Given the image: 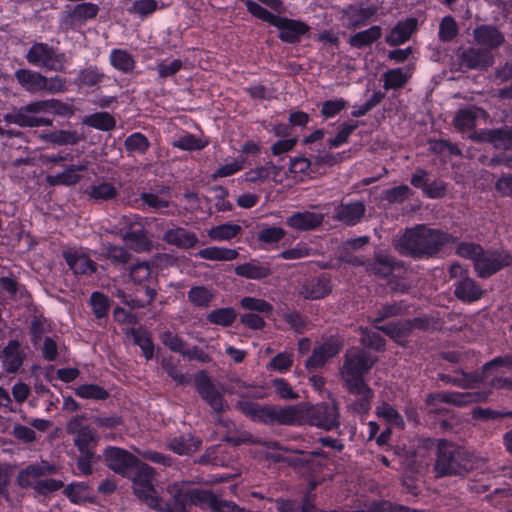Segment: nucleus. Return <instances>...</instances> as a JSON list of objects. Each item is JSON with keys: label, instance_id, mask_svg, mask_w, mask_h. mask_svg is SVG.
I'll use <instances>...</instances> for the list:
<instances>
[{"label": "nucleus", "instance_id": "1", "mask_svg": "<svg viewBox=\"0 0 512 512\" xmlns=\"http://www.w3.org/2000/svg\"><path fill=\"white\" fill-rule=\"evenodd\" d=\"M457 237L442 229L417 224L406 228L399 237L396 249L401 255L414 260L438 258L448 245L455 244Z\"/></svg>", "mask_w": 512, "mask_h": 512}, {"label": "nucleus", "instance_id": "2", "mask_svg": "<svg viewBox=\"0 0 512 512\" xmlns=\"http://www.w3.org/2000/svg\"><path fill=\"white\" fill-rule=\"evenodd\" d=\"M171 498L166 501L165 512H188V506L199 507L210 512H228L232 500L223 499L211 489L174 483L169 486Z\"/></svg>", "mask_w": 512, "mask_h": 512}, {"label": "nucleus", "instance_id": "3", "mask_svg": "<svg viewBox=\"0 0 512 512\" xmlns=\"http://www.w3.org/2000/svg\"><path fill=\"white\" fill-rule=\"evenodd\" d=\"M44 113L69 117L73 114V109L71 105L58 99L37 100L5 114L4 121L24 128L51 126L53 123L51 119L39 116Z\"/></svg>", "mask_w": 512, "mask_h": 512}, {"label": "nucleus", "instance_id": "4", "mask_svg": "<svg viewBox=\"0 0 512 512\" xmlns=\"http://www.w3.org/2000/svg\"><path fill=\"white\" fill-rule=\"evenodd\" d=\"M244 4L253 17L278 29V38L284 43L297 44L310 31L304 21L274 14L254 0H246Z\"/></svg>", "mask_w": 512, "mask_h": 512}, {"label": "nucleus", "instance_id": "5", "mask_svg": "<svg viewBox=\"0 0 512 512\" xmlns=\"http://www.w3.org/2000/svg\"><path fill=\"white\" fill-rule=\"evenodd\" d=\"M236 408L254 422L264 425H292L296 422L298 410L295 406L261 405L251 400H240Z\"/></svg>", "mask_w": 512, "mask_h": 512}, {"label": "nucleus", "instance_id": "6", "mask_svg": "<svg viewBox=\"0 0 512 512\" xmlns=\"http://www.w3.org/2000/svg\"><path fill=\"white\" fill-rule=\"evenodd\" d=\"M472 455L447 440H440L434 470L437 477L465 475L473 469Z\"/></svg>", "mask_w": 512, "mask_h": 512}, {"label": "nucleus", "instance_id": "7", "mask_svg": "<svg viewBox=\"0 0 512 512\" xmlns=\"http://www.w3.org/2000/svg\"><path fill=\"white\" fill-rule=\"evenodd\" d=\"M132 482L134 495L151 509L165 512L163 501L155 488V471L147 463L140 462L127 477Z\"/></svg>", "mask_w": 512, "mask_h": 512}, {"label": "nucleus", "instance_id": "8", "mask_svg": "<svg viewBox=\"0 0 512 512\" xmlns=\"http://www.w3.org/2000/svg\"><path fill=\"white\" fill-rule=\"evenodd\" d=\"M25 58L30 65L52 72H65L68 63L65 52L45 42H34Z\"/></svg>", "mask_w": 512, "mask_h": 512}, {"label": "nucleus", "instance_id": "9", "mask_svg": "<svg viewBox=\"0 0 512 512\" xmlns=\"http://www.w3.org/2000/svg\"><path fill=\"white\" fill-rule=\"evenodd\" d=\"M374 364L375 359L364 350H357L352 354L347 353L341 368L345 388L354 387L355 385H368L364 376L372 369Z\"/></svg>", "mask_w": 512, "mask_h": 512}, {"label": "nucleus", "instance_id": "10", "mask_svg": "<svg viewBox=\"0 0 512 512\" xmlns=\"http://www.w3.org/2000/svg\"><path fill=\"white\" fill-rule=\"evenodd\" d=\"M121 225L119 234L130 249L138 253L150 250L151 241L140 216H123Z\"/></svg>", "mask_w": 512, "mask_h": 512}, {"label": "nucleus", "instance_id": "11", "mask_svg": "<svg viewBox=\"0 0 512 512\" xmlns=\"http://www.w3.org/2000/svg\"><path fill=\"white\" fill-rule=\"evenodd\" d=\"M512 265V254L505 249H483L475 259L474 270L479 278L487 279Z\"/></svg>", "mask_w": 512, "mask_h": 512}, {"label": "nucleus", "instance_id": "12", "mask_svg": "<svg viewBox=\"0 0 512 512\" xmlns=\"http://www.w3.org/2000/svg\"><path fill=\"white\" fill-rule=\"evenodd\" d=\"M99 10V6L92 2L78 3L61 14L60 23L67 30L77 31L88 21L95 19Z\"/></svg>", "mask_w": 512, "mask_h": 512}, {"label": "nucleus", "instance_id": "13", "mask_svg": "<svg viewBox=\"0 0 512 512\" xmlns=\"http://www.w3.org/2000/svg\"><path fill=\"white\" fill-rule=\"evenodd\" d=\"M103 458L110 470L126 478L141 462L135 455L119 447L106 448Z\"/></svg>", "mask_w": 512, "mask_h": 512}, {"label": "nucleus", "instance_id": "14", "mask_svg": "<svg viewBox=\"0 0 512 512\" xmlns=\"http://www.w3.org/2000/svg\"><path fill=\"white\" fill-rule=\"evenodd\" d=\"M195 389L201 398L217 413L224 410V397L216 389L210 376L205 370H200L194 377Z\"/></svg>", "mask_w": 512, "mask_h": 512}, {"label": "nucleus", "instance_id": "15", "mask_svg": "<svg viewBox=\"0 0 512 512\" xmlns=\"http://www.w3.org/2000/svg\"><path fill=\"white\" fill-rule=\"evenodd\" d=\"M308 416L311 425L327 431L336 429L340 425L339 411L336 404L326 402L316 404L310 408Z\"/></svg>", "mask_w": 512, "mask_h": 512}, {"label": "nucleus", "instance_id": "16", "mask_svg": "<svg viewBox=\"0 0 512 512\" xmlns=\"http://www.w3.org/2000/svg\"><path fill=\"white\" fill-rule=\"evenodd\" d=\"M341 349L342 342L331 336L312 350L311 355L305 361V367L308 370L321 368L329 359L337 356Z\"/></svg>", "mask_w": 512, "mask_h": 512}, {"label": "nucleus", "instance_id": "17", "mask_svg": "<svg viewBox=\"0 0 512 512\" xmlns=\"http://www.w3.org/2000/svg\"><path fill=\"white\" fill-rule=\"evenodd\" d=\"M473 39L478 47L491 53L505 43V35L493 24L476 26L473 30Z\"/></svg>", "mask_w": 512, "mask_h": 512}, {"label": "nucleus", "instance_id": "18", "mask_svg": "<svg viewBox=\"0 0 512 512\" xmlns=\"http://www.w3.org/2000/svg\"><path fill=\"white\" fill-rule=\"evenodd\" d=\"M317 482H309V491L296 499H277L276 508L278 512H318L315 504L316 495L312 491L316 488Z\"/></svg>", "mask_w": 512, "mask_h": 512}, {"label": "nucleus", "instance_id": "19", "mask_svg": "<svg viewBox=\"0 0 512 512\" xmlns=\"http://www.w3.org/2000/svg\"><path fill=\"white\" fill-rule=\"evenodd\" d=\"M462 67L473 70H487L494 63V55L480 47H468L459 55Z\"/></svg>", "mask_w": 512, "mask_h": 512}, {"label": "nucleus", "instance_id": "20", "mask_svg": "<svg viewBox=\"0 0 512 512\" xmlns=\"http://www.w3.org/2000/svg\"><path fill=\"white\" fill-rule=\"evenodd\" d=\"M349 263L365 265L367 272L381 278L389 277L398 265L392 257L382 252L376 253L372 260H367L365 263L359 261L357 257L353 260H349Z\"/></svg>", "mask_w": 512, "mask_h": 512}, {"label": "nucleus", "instance_id": "21", "mask_svg": "<svg viewBox=\"0 0 512 512\" xmlns=\"http://www.w3.org/2000/svg\"><path fill=\"white\" fill-rule=\"evenodd\" d=\"M62 257L75 275H90L97 270L96 262L77 249L64 250Z\"/></svg>", "mask_w": 512, "mask_h": 512}, {"label": "nucleus", "instance_id": "22", "mask_svg": "<svg viewBox=\"0 0 512 512\" xmlns=\"http://www.w3.org/2000/svg\"><path fill=\"white\" fill-rule=\"evenodd\" d=\"M324 221V215L319 212L298 211L286 218L285 224L297 231H312Z\"/></svg>", "mask_w": 512, "mask_h": 512}, {"label": "nucleus", "instance_id": "23", "mask_svg": "<svg viewBox=\"0 0 512 512\" xmlns=\"http://www.w3.org/2000/svg\"><path fill=\"white\" fill-rule=\"evenodd\" d=\"M234 273L245 279L262 280L272 274V269L269 262L253 258L235 266Z\"/></svg>", "mask_w": 512, "mask_h": 512}, {"label": "nucleus", "instance_id": "24", "mask_svg": "<svg viewBox=\"0 0 512 512\" xmlns=\"http://www.w3.org/2000/svg\"><path fill=\"white\" fill-rule=\"evenodd\" d=\"M162 240L168 245H172L183 250L194 248L199 241L194 232L183 227L167 229L163 234Z\"/></svg>", "mask_w": 512, "mask_h": 512}, {"label": "nucleus", "instance_id": "25", "mask_svg": "<svg viewBox=\"0 0 512 512\" xmlns=\"http://www.w3.org/2000/svg\"><path fill=\"white\" fill-rule=\"evenodd\" d=\"M418 27V20L414 17L406 18L403 21H398L397 24L390 30L386 36L385 41L389 46H399L407 42L412 34Z\"/></svg>", "mask_w": 512, "mask_h": 512}, {"label": "nucleus", "instance_id": "26", "mask_svg": "<svg viewBox=\"0 0 512 512\" xmlns=\"http://www.w3.org/2000/svg\"><path fill=\"white\" fill-rule=\"evenodd\" d=\"M460 374L461 375L459 377L448 374H439V380L460 388H470L475 384L485 383L487 381L486 372H484V365L480 371L468 373L461 370Z\"/></svg>", "mask_w": 512, "mask_h": 512}, {"label": "nucleus", "instance_id": "27", "mask_svg": "<svg viewBox=\"0 0 512 512\" xmlns=\"http://www.w3.org/2000/svg\"><path fill=\"white\" fill-rule=\"evenodd\" d=\"M87 169L85 164H71L66 169L55 175H47L46 182L49 186H73L81 180V175L78 172Z\"/></svg>", "mask_w": 512, "mask_h": 512}, {"label": "nucleus", "instance_id": "28", "mask_svg": "<svg viewBox=\"0 0 512 512\" xmlns=\"http://www.w3.org/2000/svg\"><path fill=\"white\" fill-rule=\"evenodd\" d=\"M365 214V206L362 202L342 203L336 209L335 218L347 226L358 224Z\"/></svg>", "mask_w": 512, "mask_h": 512}, {"label": "nucleus", "instance_id": "29", "mask_svg": "<svg viewBox=\"0 0 512 512\" xmlns=\"http://www.w3.org/2000/svg\"><path fill=\"white\" fill-rule=\"evenodd\" d=\"M437 396L441 402L459 407L483 402L487 399L485 392H442Z\"/></svg>", "mask_w": 512, "mask_h": 512}, {"label": "nucleus", "instance_id": "30", "mask_svg": "<svg viewBox=\"0 0 512 512\" xmlns=\"http://www.w3.org/2000/svg\"><path fill=\"white\" fill-rule=\"evenodd\" d=\"M454 295L462 302L472 303L482 297L483 290L474 279L465 277L455 285Z\"/></svg>", "mask_w": 512, "mask_h": 512}, {"label": "nucleus", "instance_id": "31", "mask_svg": "<svg viewBox=\"0 0 512 512\" xmlns=\"http://www.w3.org/2000/svg\"><path fill=\"white\" fill-rule=\"evenodd\" d=\"M3 364L8 373H16L23 364L24 354L18 340H10L2 350Z\"/></svg>", "mask_w": 512, "mask_h": 512}, {"label": "nucleus", "instance_id": "32", "mask_svg": "<svg viewBox=\"0 0 512 512\" xmlns=\"http://www.w3.org/2000/svg\"><path fill=\"white\" fill-rule=\"evenodd\" d=\"M16 80L27 92L37 93L42 91L45 83V75L30 69H18L14 73Z\"/></svg>", "mask_w": 512, "mask_h": 512}, {"label": "nucleus", "instance_id": "33", "mask_svg": "<svg viewBox=\"0 0 512 512\" xmlns=\"http://www.w3.org/2000/svg\"><path fill=\"white\" fill-rule=\"evenodd\" d=\"M84 194L89 200L95 203L114 200L118 196L116 187L106 181L98 184H92L84 190Z\"/></svg>", "mask_w": 512, "mask_h": 512}, {"label": "nucleus", "instance_id": "34", "mask_svg": "<svg viewBox=\"0 0 512 512\" xmlns=\"http://www.w3.org/2000/svg\"><path fill=\"white\" fill-rule=\"evenodd\" d=\"M40 139L44 142L58 146L76 145L82 140V136L76 130H53L42 133Z\"/></svg>", "mask_w": 512, "mask_h": 512}, {"label": "nucleus", "instance_id": "35", "mask_svg": "<svg viewBox=\"0 0 512 512\" xmlns=\"http://www.w3.org/2000/svg\"><path fill=\"white\" fill-rule=\"evenodd\" d=\"M318 512H420L417 509L402 505L396 504L389 500H373L367 505L366 510H330V511H320Z\"/></svg>", "mask_w": 512, "mask_h": 512}, {"label": "nucleus", "instance_id": "36", "mask_svg": "<svg viewBox=\"0 0 512 512\" xmlns=\"http://www.w3.org/2000/svg\"><path fill=\"white\" fill-rule=\"evenodd\" d=\"M350 394L357 395L356 399L352 403V409L358 414L367 413L371 408V402L374 397L373 390L368 385H360L346 388Z\"/></svg>", "mask_w": 512, "mask_h": 512}, {"label": "nucleus", "instance_id": "37", "mask_svg": "<svg viewBox=\"0 0 512 512\" xmlns=\"http://www.w3.org/2000/svg\"><path fill=\"white\" fill-rule=\"evenodd\" d=\"M375 328L397 343H400L412 333L410 322H408V320H399L389 322L384 325H375Z\"/></svg>", "mask_w": 512, "mask_h": 512}, {"label": "nucleus", "instance_id": "38", "mask_svg": "<svg viewBox=\"0 0 512 512\" xmlns=\"http://www.w3.org/2000/svg\"><path fill=\"white\" fill-rule=\"evenodd\" d=\"M202 441L190 434L175 436L169 440L168 448L178 455H187L196 451Z\"/></svg>", "mask_w": 512, "mask_h": 512}, {"label": "nucleus", "instance_id": "39", "mask_svg": "<svg viewBox=\"0 0 512 512\" xmlns=\"http://www.w3.org/2000/svg\"><path fill=\"white\" fill-rule=\"evenodd\" d=\"M381 36L382 28L379 25H374L364 31L351 35L348 42L351 47L362 49L372 45L379 40Z\"/></svg>", "mask_w": 512, "mask_h": 512}, {"label": "nucleus", "instance_id": "40", "mask_svg": "<svg viewBox=\"0 0 512 512\" xmlns=\"http://www.w3.org/2000/svg\"><path fill=\"white\" fill-rule=\"evenodd\" d=\"M89 306L94 317L101 321L107 319L112 305V300L101 291H93L89 298Z\"/></svg>", "mask_w": 512, "mask_h": 512}, {"label": "nucleus", "instance_id": "41", "mask_svg": "<svg viewBox=\"0 0 512 512\" xmlns=\"http://www.w3.org/2000/svg\"><path fill=\"white\" fill-rule=\"evenodd\" d=\"M109 60L114 69L124 74L131 73L136 65L133 55L127 50L120 48H115L110 52Z\"/></svg>", "mask_w": 512, "mask_h": 512}, {"label": "nucleus", "instance_id": "42", "mask_svg": "<svg viewBox=\"0 0 512 512\" xmlns=\"http://www.w3.org/2000/svg\"><path fill=\"white\" fill-rule=\"evenodd\" d=\"M239 252L236 249L210 246L196 253V257L210 261H232L237 259Z\"/></svg>", "mask_w": 512, "mask_h": 512}, {"label": "nucleus", "instance_id": "43", "mask_svg": "<svg viewBox=\"0 0 512 512\" xmlns=\"http://www.w3.org/2000/svg\"><path fill=\"white\" fill-rule=\"evenodd\" d=\"M480 112L483 110L475 106L460 109L454 117L455 128L462 132L474 129Z\"/></svg>", "mask_w": 512, "mask_h": 512}, {"label": "nucleus", "instance_id": "44", "mask_svg": "<svg viewBox=\"0 0 512 512\" xmlns=\"http://www.w3.org/2000/svg\"><path fill=\"white\" fill-rule=\"evenodd\" d=\"M83 124L88 127L107 132L116 127V120L110 113L101 111L85 116Z\"/></svg>", "mask_w": 512, "mask_h": 512}, {"label": "nucleus", "instance_id": "45", "mask_svg": "<svg viewBox=\"0 0 512 512\" xmlns=\"http://www.w3.org/2000/svg\"><path fill=\"white\" fill-rule=\"evenodd\" d=\"M484 135L486 141L494 144L496 147L512 149V126L489 129Z\"/></svg>", "mask_w": 512, "mask_h": 512}, {"label": "nucleus", "instance_id": "46", "mask_svg": "<svg viewBox=\"0 0 512 512\" xmlns=\"http://www.w3.org/2000/svg\"><path fill=\"white\" fill-rule=\"evenodd\" d=\"M104 77L96 65H90L78 71L74 82L79 87H94L101 83Z\"/></svg>", "mask_w": 512, "mask_h": 512}, {"label": "nucleus", "instance_id": "47", "mask_svg": "<svg viewBox=\"0 0 512 512\" xmlns=\"http://www.w3.org/2000/svg\"><path fill=\"white\" fill-rule=\"evenodd\" d=\"M206 319L213 325L231 327L237 319V312L233 307L217 308L210 311Z\"/></svg>", "mask_w": 512, "mask_h": 512}, {"label": "nucleus", "instance_id": "48", "mask_svg": "<svg viewBox=\"0 0 512 512\" xmlns=\"http://www.w3.org/2000/svg\"><path fill=\"white\" fill-rule=\"evenodd\" d=\"M239 304L244 310L250 311L249 313L261 314L264 317H270L274 311V307L271 303L252 296L243 297Z\"/></svg>", "mask_w": 512, "mask_h": 512}, {"label": "nucleus", "instance_id": "49", "mask_svg": "<svg viewBox=\"0 0 512 512\" xmlns=\"http://www.w3.org/2000/svg\"><path fill=\"white\" fill-rule=\"evenodd\" d=\"M130 334L135 345L139 346L147 361L154 357L155 345L151 335L146 330L132 328Z\"/></svg>", "mask_w": 512, "mask_h": 512}, {"label": "nucleus", "instance_id": "50", "mask_svg": "<svg viewBox=\"0 0 512 512\" xmlns=\"http://www.w3.org/2000/svg\"><path fill=\"white\" fill-rule=\"evenodd\" d=\"M73 441L78 452L94 451L98 442V437L95 431H93L89 426H84L75 435Z\"/></svg>", "mask_w": 512, "mask_h": 512}, {"label": "nucleus", "instance_id": "51", "mask_svg": "<svg viewBox=\"0 0 512 512\" xmlns=\"http://www.w3.org/2000/svg\"><path fill=\"white\" fill-rule=\"evenodd\" d=\"M362 124L360 121H350L341 124L338 132L335 137L330 138L327 141V146L329 149L339 148L342 145L348 143L349 137L354 133V131Z\"/></svg>", "mask_w": 512, "mask_h": 512}, {"label": "nucleus", "instance_id": "52", "mask_svg": "<svg viewBox=\"0 0 512 512\" xmlns=\"http://www.w3.org/2000/svg\"><path fill=\"white\" fill-rule=\"evenodd\" d=\"M406 306L402 301L383 304L376 313L375 318L371 321L372 325H380L386 319L401 316L405 313Z\"/></svg>", "mask_w": 512, "mask_h": 512}, {"label": "nucleus", "instance_id": "53", "mask_svg": "<svg viewBox=\"0 0 512 512\" xmlns=\"http://www.w3.org/2000/svg\"><path fill=\"white\" fill-rule=\"evenodd\" d=\"M124 147L129 154L138 153L143 155L150 148V142L143 133L134 132L125 139Z\"/></svg>", "mask_w": 512, "mask_h": 512}, {"label": "nucleus", "instance_id": "54", "mask_svg": "<svg viewBox=\"0 0 512 512\" xmlns=\"http://www.w3.org/2000/svg\"><path fill=\"white\" fill-rule=\"evenodd\" d=\"M241 232V226L233 223H225L212 227L208 236L216 241H225L235 238Z\"/></svg>", "mask_w": 512, "mask_h": 512}, {"label": "nucleus", "instance_id": "55", "mask_svg": "<svg viewBox=\"0 0 512 512\" xmlns=\"http://www.w3.org/2000/svg\"><path fill=\"white\" fill-rule=\"evenodd\" d=\"M76 396L82 399L104 401L108 399V391L98 384H81L75 389Z\"/></svg>", "mask_w": 512, "mask_h": 512}, {"label": "nucleus", "instance_id": "56", "mask_svg": "<svg viewBox=\"0 0 512 512\" xmlns=\"http://www.w3.org/2000/svg\"><path fill=\"white\" fill-rule=\"evenodd\" d=\"M190 303L199 308H207L213 300L212 292L204 285L193 286L187 293Z\"/></svg>", "mask_w": 512, "mask_h": 512}, {"label": "nucleus", "instance_id": "57", "mask_svg": "<svg viewBox=\"0 0 512 512\" xmlns=\"http://www.w3.org/2000/svg\"><path fill=\"white\" fill-rule=\"evenodd\" d=\"M208 142L195 136L192 133H184L179 136L174 142L173 146L183 151H200L207 146Z\"/></svg>", "mask_w": 512, "mask_h": 512}, {"label": "nucleus", "instance_id": "58", "mask_svg": "<svg viewBox=\"0 0 512 512\" xmlns=\"http://www.w3.org/2000/svg\"><path fill=\"white\" fill-rule=\"evenodd\" d=\"M331 292V282L325 277H319L313 280L309 286L306 287V298L309 299H322L329 295Z\"/></svg>", "mask_w": 512, "mask_h": 512}, {"label": "nucleus", "instance_id": "59", "mask_svg": "<svg viewBox=\"0 0 512 512\" xmlns=\"http://www.w3.org/2000/svg\"><path fill=\"white\" fill-rule=\"evenodd\" d=\"M39 478H41L40 470L35 468L34 464H30L19 471L16 477V483L22 489H34V484Z\"/></svg>", "mask_w": 512, "mask_h": 512}, {"label": "nucleus", "instance_id": "60", "mask_svg": "<svg viewBox=\"0 0 512 512\" xmlns=\"http://www.w3.org/2000/svg\"><path fill=\"white\" fill-rule=\"evenodd\" d=\"M101 460V456L97 455L95 451H82L79 452L77 457L76 466L79 474L88 476L93 473L92 466Z\"/></svg>", "mask_w": 512, "mask_h": 512}, {"label": "nucleus", "instance_id": "61", "mask_svg": "<svg viewBox=\"0 0 512 512\" xmlns=\"http://www.w3.org/2000/svg\"><path fill=\"white\" fill-rule=\"evenodd\" d=\"M283 320L290 326L296 333H303L308 326L309 319L297 310H289L283 313Z\"/></svg>", "mask_w": 512, "mask_h": 512}, {"label": "nucleus", "instance_id": "62", "mask_svg": "<svg viewBox=\"0 0 512 512\" xmlns=\"http://www.w3.org/2000/svg\"><path fill=\"white\" fill-rule=\"evenodd\" d=\"M286 235V231L278 226H265L257 233V240L263 244L280 242Z\"/></svg>", "mask_w": 512, "mask_h": 512}, {"label": "nucleus", "instance_id": "63", "mask_svg": "<svg viewBox=\"0 0 512 512\" xmlns=\"http://www.w3.org/2000/svg\"><path fill=\"white\" fill-rule=\"evenodd\" d=\"M483 249L478 243L461 241L457 244L456 254L461 258L471 260L474 265L475 259L480 257Z\"/></svg>", "mask_w": 512, "mask_h": 512}, {"label": "nucleus", "instance_id": "64", "mask_svg": "<svg viewBox=\"0 0 512 512\" xmlns=\"http://www.w3.org/2000/svg\"><path fill=\"white\" fill-rule=\"evenodd\" d=\"M246 165V158L243 156H240L236 159H233L230 162H226L222 165H220L214 172L213 176L214 178H222V177H228L236 174L237 172L244 169Z\"/></svg>", "mask_w": 512, "mask_h": 512}]
</instances>
